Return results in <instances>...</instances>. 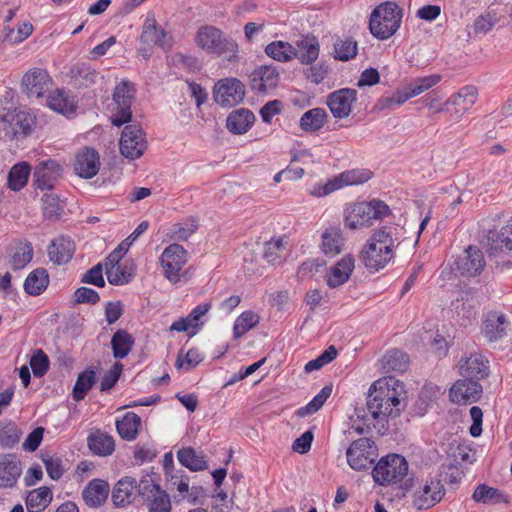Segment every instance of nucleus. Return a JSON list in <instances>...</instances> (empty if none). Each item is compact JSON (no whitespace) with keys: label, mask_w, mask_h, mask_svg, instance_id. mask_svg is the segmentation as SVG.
<instances>
[{"label":"nucleus","mask_w":512,"mask_h":512,"mask_svg":"<svg viewBox=\"0 0 512 512\" xmlns=\"http://www.w3.org/2000/svg\"><path fill=\"white\" fill-rule=\"evenodd\" d=\"M406 390L403 382L394 377H384L369 388L366 408H356L355 413L363 425L354 426L363 434L372 428L382 433L389 418H396L406 407Z\"/></svg>","instance_id":"f257e3e1"},{"label":"nucleus","mask_w":512,"mask_h":512,"mask_svg":"<svg viewBox=\"0 0 512 512\" xmlns=\"http://www.w3.org/2000/svg\"><path fill=\"white\" fill-rule=\"evenodd\" d=\"M392 230V227H382L369 238L360 255L367 269L379 271L392 260L396 247Z\"/></svg>","instance_id":"f03ea898"},{"label":"nucleus","mask_w":512,"mask_h":512,"mask_svg":"<svg viewBox=\"0 0 512 512\" xmlns=\"http://www.w3.org/2000/svg\"><path fill=\"white\" fill-rule=\"evenodd\" d=\"M402 18V7L396 2H383L377 5L370 14V33L378 40H387L399 30Z\"/></svg>","instance_id":"7ed1b4c3"},{"label":"nucleus","mask_w":512,"mask_h":512,"mask_svg":"<svg viewBox=\"0 0 512 512\" xmlns=\"http://www.w3.org/2000/svg\"><path fill=\"white\" fill-rule=\"evenodd\" d=\"M389 206L377 199L350 205L345 210V225L350 229H359L372 225V221L389 215Z\"/></svg>","instance_id":"20e7f679"},{"label":"nucleus","mask_w":512,"mask_h":512,"mask_svg":"<svg viewBox=\"0 0 512 512\" xmlns=\"http://www.w3.org/2000/svg\"><path fill=\"white\" fill-rule=\"evenodd\" d=\"M408 473V462L399 454L382 457L372 470L374 481L381 485H394L401 482Z\"/></svg>","instance_id":"39448f33"},{"label":"nucleus","mask_w":512,"mask_h":512,"mask_svg":"<svg viewBox=\"0 0 512 512\" xmlns=\"http://www.w3.org/2000/svg\"><path fill=\"white\" fill-rule=\"evenodd\" d=\"M135 92L134 84L128 80H122L116 85L113 92L115 108L111 117L113 125L120 127L131 120V106L135 99Z\"/></svg>","instance_id":"423d86ee"},{"label":"nucleus","mask_w":512,"mask_h":512,"mask_svg":"<svg viewBox=\"0 0 512 512\" xmlns=\"http://www.w3.org/2000/svg\"><path fill=\"white\" fill-rule=\"evenodd\" d=\"M196 43L209 53L221 55L226 52L237 51V43L223 36L220 29L214 26H202L196 35Z\"/></svg>","instance_id":"0eeeda50"},{"label":"nucleus","mask_w":512,"mask_h":512,"mask_svg":"<svg viewBox=\"0 0 512 512\" xmlns=\"http://www.w3.org/2000/svg\"><path fill=\"white\" fill-rule=\"evenodd\" d=\"M188 253L179 244L167 246L160 256L164 276L173 284L180 281V271L187 263Z\"/></svg>","instance_id":"6e6552de"},{"label":"nucleus","mask_w":512,"mask_h":512,"mask_svg":"<svg viewBox=\"0 0 512 512\" xmlns=\"http://www.w3.org/2000/svg\"><path fill=\"white\" fill-rule=\"evenodd\" d=\"M347 462L356 471L367 469L377 456V448L369 438H360L351 443L348 447Z\"/></svg>","instance_id":"1a4fd4ad"},{"label":"nucleus","mask_w":512,"mask_h":512,"mask_svg":"<svg viewBox=\"0 0 512 512\" xmlns=\"http://www.w3.org/2000/svg\"><path fill=\"white\" fill-rule=\"evenodd\" d=\"M119 144L121 154L131 160L141 157L147 147L145 134L138 124L124 127Z\"/></svg>","instance_id":"9d476101"},{"label":"nucleus","mask_w":512,"mask_h":512,"mask_svg":"<svg viewBox=\"0 0 512 512\" xmlns=\"http://www.w3.org/2000/svg\"><path fill=\"white\" fill-rule=\"evenodd\" d=\"M63 176V166L53 159L39 162L34 168V185L40 190H53Z\"/></svg>","instance_id":"9b49d317"},{"label":"nucleus","mask_w":512,"mask_h":512,"mask_svg":"<svg viewBox=\"0 0 512 512\" xmlns=\"http://www.w3.org/2000/svg\"><path fill=\"white\" fill-rule=\"evenodd\" d=\"M245 96V87L242 82L236 78L220 80L214 89L215 101L226 107H232L239 104Z\"/></svg>","instance_id":"f8f14e48"},{"label":"nucleus","mask_w":512,"mask_h":512,"mask_svg":"<svg viewBox=\"0 0 512 512\" xmlns=\"http://www.w3.org/2000/svg\"><path fill=\"white\" fill-rule=\"evenodd\" d=\"M357 94V90L352 88H341L330 93L326 103L333 117L336 119L347 118L357 100Z\"/></svg>","instance_id":"ddd939ff"},{"label":"nucleus","mask_w":512,"mask_h":512,"mask_svg":"<svg viewBox=\"0 0 512 512\" xmlns=\"http://www.w3.org/2000/svg\"><path fill=\"white\" fill-rule=\"evenodd\" d=\"M52 80L42 68H32L22 78V90L28 97L40 98L49 90Z\"/></svg>","instance_id":"4468645a"},{"label":"nucleus","mask_w":512,"mask_h":512,"mask_svg":"<svg viewBox=\"0 0 512 512\" xmlns=\"http://www.w3.org/2000/svg\"><path fill=\"white\" fill-rule=\"evenodd\" d=\"M456 270L467 277L479 275L484 269L486 262L483 252L474 246L466 248L461 256L455 261Z\"/></svg>","instance_id":"2eb2a0df"},{"label":"nucleus","mask_w":512,"mask_h":512,"mask_svg":"<svg viewBox=\"0 0 512 512\" xmlns=\"http://www.w3.org/2000/svg\"><path fill=\"white\" fill-rule=\"evenodd\" d=\"M482 395V386L477 381L463 378L457 380L450 388L449 397L456 404H470L477 402Z\"/></svg>","instance_id":"dca6fc26"},{"label":"nucleus","mask_w":512,"mask_h":512,"mask_svg":"<svg viewBox=\"0 0 512 512\" xmlns=\"http://www.w3.org/2000/svg\"><path fill=\"white\" fill-rule=\"evenodd\" d=\"M100 167V156L96 149L84 147L75 155L74 170L82 178L94 177Z\"/></svg>","instance_id":"f3484780"},{"label":"nucleus","mask_w":512,"mask_h":512,"mask_svg":"<svg viewBox=\"0 0 512 512\" xmlns=\"http://www.w3.org/2000/svg\"><path fill=\"white\" fill-rule=\"evenodd\" d=\"M478 98V89L474 85H466L453 93L445 102V105L454 107L453 116L459 120L476 103Z\"/></svg>","instance_id":"a211bd4d"},{"label":"nucleus","mask_w":512,"mask_h":512,"mask_svg":"<svg viewBox=\"0 0 512 512\" xmlns=\"http://www.w3.org/2000/svg\"><path fill=\"white\" fill-rule=\"evenodd\" d=\"M488 361L478 353H472L468 357H464L459 362V373L463 378L470 381H477L488 376Z\"/></svg>","instance_id":"6ab92c4d"},{"label":"nucleus","mask_w":512,"mask_h":512,"mask_svg":"<svg viewBox=\"0 0 512 512\" xmlns=\"http://www.w3.org/2000/svg\"><path fill=\"white\" fill-rule=\"evenodd\" d=\"M140 41L148 46L156 45L164 50L171 49L172 36L164 31L154 18H147L142 29Z\"/></svg>","instance_id":"aec40b11"},{"label":"nucleus","mask_w":512,"mask_h":512,"mask_svg":"<svg viewBox=\"0 0 512 512\" xmlns=\"http://www.w3.org/2000/svg\"><path fill=\"white\" fill-rule=\"evenodd\" d=\"M372 172L367 169H353L341 173L329 180L323 187V192H335L346 186L358 185L367 182Z\"/></svg>","instance_id":"412c9836"},{"label":"nucleus","mask_w":512,"mask_h":512,"mask_svg":"<svg viewBox=\"0 0 512 512\" xmlns=\"http://www.w3.org/2000/svg\"><path fill=\"white\" fill-rule=\"evenodd\" d=\"M250 80L252 90L264 94L277 86L279 72L271 65L260 66L251 73Z\"/></svg>","instance_id":"4be33fe9"},{"label":"nucleus","mask_w":512,"mask_h":512,"mask_svg":"<svg viewBox=\"0 0 512 512\" xmlns=\"http://www.w3.org/2000/svg\"><path fill=\"white\" fill-rule=\"evenodd\" d=\"M22 473L21 462L13 454L0 456V488H12Z\"/></svg>","instance_id":"5701e85b"},{"label":"nucleus","mask_w":512,"mask_h":512,"mask_svg":"<svg viewBox=\"0 0 512 512\" xmlns=\"http://www.w3.org/2000/svg\"><path fill=\"white\" fill-rule=\"evenodd\" d=\"M444 495L439 481L426 483L421 490L414 495V506L419 510L429 509L438 503Z\"/></svg>","instance_id":"b1692460"},{"label":"nucleus","mask_w":512,"mask_h":512,"mask_svg":"<svg viewBox=\"0 0 512 512\" xmlns=\"http://www.w3.org/2000/svg\"><path fill=\"white\" fill-rule=\"evenodd\" d=\"M50 261L57 265L68 263L75 252V244L69 237H58L47 249Z\"/></svg>","instance_id":"393cba45"},{"label":"nucleus","mask_w":512,"mask_h":512,"mask_svg":"<svg viewBox=\"0 0 512 512\" xmlns=\"http://www.w3.org/2000/svg\"><path fill=\"white\" fill-rule=\"evenodd\" d=\"M109 490L108 482L102 479H93L83 489L82 497L89 507H99L106 501Z\"/></svg>","instance_id":"a878e982"},{"label":"nucleus","mask_w":512,"mask_h":512,"mask_svg":"<svg viewBox=\"0 0 512 512\" xmlns=\"http://www.w3.org/2000/svg\"><path fill=\"white\" fill-rule=\"evenodd\" d=\"M354 262V258L351 255L341 258L331 267L330 273L327 276V285L330 288H337L346 283L354 270Z\"/></svg>","instance_id":"bb28decb"},{"label":"nucleus","mask_w":512,"mask_h":512,"mask_svg":"<svg viewBox=\"0 0 512 512\" xmlns=\"http://www.w3.org/2000/svg\"><path fill=\"white\" fill-rule=\"evenodd\" d=\"M294 52L295 58L302 64L310 65L315 62L319 56V42L315 37L304 36L296 41Z\"/></svg>","instance_id":"cd10ccee"},{"label":"nucleus","mask_w":512,"mask_h":512,"mask_svg":"<svg viewBox=\"0 0 512 512\" xmlns=\"http://www.w3.org/2000/svg\"><path fill=\"white\" fill-rule=\"evenodd\" d=\"M255 121L254 114L245 108L232 111L226 119L227 129L236 135L246 133Z\"/></svg>","instance_id":"c85d7f7f"},{"label":"nucleus","mask_w":512,"mask_h":512,"mask_svg":"<svg viewBox=\"0 0 512 512\" xmlns=\"http://www.w3.org/2000/svg\"><path fill=\"white\" fill-rule=\"evenodd\" d=\"M321 250L328 257H335L345 247V239L338 227L327 228L321 236Z\"/></svg>","instance_id":"c756f323"},{"label":"nucleus","mask_w":512,"mask_h":512,"mask_svg":"<svg viewBox=\"0 0 512 512\" xmlns=\"http://www.w3.org/2000/svg\"><path fill=\"white\" fill-rule=\"evenodd\" d=\"M48 106L65 116L74 115L77 108L75 98L64 89H56L47 98Z\"/></svg>","instance_id":"7c9ffc66"},{"label":"nucleus","mask_w":512,"mask_h":512,"mask_svg":"<svg viewBox=\"0 0 512 512\" xmlns=\"http://www.w3.org/2000/svg\"><path fill=\"white\" fill-rule=\"evenodd\" d=\"M136 496V480L132 477L121 478L112 491V501L116 506L124 507L133 502Z\"/></svg>","instance_id":"2f4dec72"},{"label":"nucleus","mask_w":512,"mask_h":512,"mask_svg":"<svg viewBox=\"0 0 512 512\" xmlns=\"http://www.w3.org/2000/svg\"><path fill=\"white\" fill-rule=\"evenodd\" d=\"M510 322L504 314L490 313L483 324V333L490 341H495L506 335Z\"/></svg>","instance_id":"473e14b6"},{"label":"nucleus","mask_w":512,"mask_h":512,"mask_svg":"<svg viewBox=\"0 0 512 512\" xmlns=\"http://www.w3.org/2000/svg\"><path fill=\"white\" fill-rule=\"evenodd\" d=\"M87 444L93 454L102 457L111 455L115 450L113 437L99 431L89 435Z\"/></svg>","instance_id":"72a5a7b5"},{"label":"nucleus","mask_w":512,"mask_h":512,"mask_svg":"<svg viewBox=\"0 0 512 512\" xmlns=\"http://www.w3.org/2000/svg\"><path fill=\"white\" fill-rule=\"evenodd\" d=\"M472 499L477 503L485 505H495L499 503H508V497L499 489L490 487L486 484H479L472 495Z\"/></svg>","instance_id":"f704fd0d"},{"label":"nucleus","mask_w":512,"mask_h":512,"mask_svg":"<svg viewBox=\"0 0 512 512\" xmlns=\"http://www.w3.org/2000/svg\"><path fill=\"white\" fill-rule=\"evenodd\" d=\"M49 284V275L46 269L37 268L29 273L25 282L24 290L31 296H38L46 290Z\"/></svg>","instance_id":"c9c22d12"},{"label":"nucleus","mask_w":512,"mask_h":512,"mask_svg":"<svg viewBox=\"0 0 512 512\" xmlns=\"http://www.w3.org/2000/svg\"><path fill=\"white\" fill-rule=\"evenodd\" d=\"M4 121H10L13 130V136H27L32 131L34 125V117L27 111H18L15 114H7L3 118Z\"/></svg>","instance_id":"e433bc0d"},{"label":"nucleus","mask_w":512,"mask_h":512,"mask_svg":"<svg viewBox=\"0 0 512 512\" xmlns=\"http://www.w3.org/2000/svg\"><path fill=\"white\" fill-rule=\"evenodd\" d=\"M52 491L47 486L30 491L26 497V507L28 512H41L52 501Z\"/></svg>","instance_id":"4c0bfd02"},{"label":"nucleus","mask_w":512,"mask_h":512,"mask_svg":"<svg viewBox=\"0 0 512 512\" xmlns=\"http://www.w3.org/2000/svg\"><path fill=\"white\" fill-rule=\"evenodd\" d=\"M180 464L191 471H203L208 468V463L202 453L196 452L193 448H182L177 452Z\"/></svg>","instance_id":"58836bf2"},{"label":"nucleus","mask_w":512,"mask_h":512,"mask_svg":"<svg viewBox=\"0 0 512 512\" xmlns=\"http://www.w3.org/2000/svg\"><path fill=\"white\" fill-rule=\"evenodd\" d=\"M134 345L133 336L124 329L117 330L111 339V347L115 359L125 358Z\"/></svg>","instance_id":"ea45409f"},{"label":"nucleus","mask_w":512,"mask_h":512,"mask_svg":"<svg viewBox=\"0 0 512 512\" xmlns=\"http://www.w3.org/2000/svg\"><path fill=\"white\" fill-rule=\"evenodd\" d=\"M10 265L14 270L23 269L33 258V247L30 242H19L10 248Z\"/></svg>","instance_id":"a19ab883"},{"label":"nucleus","mask_w":512,"mask_h":512,"mask_svg":"<svg viewBox=\"0 0 512 512\" xmlns=\"http://www.w3.org/2000/svg\"><path fill=\"white\" fill-rule=\"evenodd\" d=\"M31 174V166L22 161L10 169L8 173V187L13 191H19L25 187Z\"/></svg>","instance_id":"79ce46f5"},{"label":"nucleus","mask_w":512,"mask_h":512,"mask_svg":"<svg viewBox=\"0 0 512 512\" xmlns=\"http://www.w3.org/2000/svg\"><path fill=\"white\" fill-rule=\"evenodd\" d=\"M140 425V417L133 412L125 414L121 420H117L116 422L119 435L127 441H132L137 437Z\"/></svg>","instance_id":"37998d69"},{"label":"nucleus","mask_w":512,"mask_h":512,"mask_svg":"<svg viewBox=\"0 0 512 512\" xmlns=\"http://www.w3.org/2000/svg\"><path fill=\"white\" fill-rule=\"evenodd\" d=\"M328 114L323 108H313L306 111L300 119V127L306 132H315L320 130L326 120Z\"/></svg>","instance_id":"c03bdc74"},{"label":"nucleus","mask_w":512,"mask_h":512,"mask_svg":"<svg viewBox=\"0 0 512 512\" xmlns=\"http://www.w3.org/2000/svg\"><path fill=\"white\" fill-rule=\"evenodd\" d=\"M70 75L79 87H89L96 83L99 73L89 64L81 63L71 68Z\"/></svg>","instance_id":"a18cd8bd"},{"label":"nucleus","mask_w":512,"mask_h":512,"mask_svg":"<svg viewBox=\"0 0 512 512\" xmlns=\"http://www.w3.org/2000/svg\"><path fill=\"white\" fill-rule=\"evenodd\" d=\"M265 53L278 62H289L295 58L294 46L285 41H273L265 47Z\"/></svg>","instance_id":"49530a36"},{"label":"nucleus","mask_w":512,"mask_h":512,"mask_svg":"<svg viewBox=\"0 0 512 512\" xmlns=\"http://www.w3.org/2000/svg\"><path fill=\"white\" fill-rule=\"evenodd\" d=\"M43 214L46 218H59L63 215L66 203L58 194H43L41 198Z\"/></svg>","instance_id":"de8ad7c7"},{"label":"nucleus","mask_w":512,"mask_h":512,"mask_svg":"<svg viewBox=\"0 0 512 512\" xmlns=\"http://www.w3.org/2000/svg\"><path fill=\"white\" fill-rule=\"evenodd\" d=\"M409 364L407 354L400 350L393 349L387 352L383 358V368L389 371L404 372Z\"/></svg>","instance_id":"09e8293b"},{"label":"nucleus","mask_w":512,"mask_h":512,"mask_svg":"<svg viewBox=\"0 0 512 512\" xmlns=\"http://www.w3.org/2000/svg\"><path fill=\"white\" fill-rule=\"evenodd\" d=\"M95 381L96 373L94 370L87 369L80 373L73 388V398L77 401L84 399Z\"/></svg>","instance_id":"8fccbe9b"},{"label":"nucleus","mask_w":512,"mask_h":512,"mask_svg":"<svg viewBox=\"0 0 512 512\" xmlns=\"http://www.w3.org/2000/svg\"><path fill=\"white\" fill-rule=\"evenodd\" d=\"M286 244L284 237L272 238L265 243L263 257L270 264L279 263L286 249Z\"/></svg>","instance_id":"3c124183"},{"label":"nucleus","mask_w":512,"mask_h":512,"mask_svg":"<svg viewBox=\"0 0 512 512\" xmlns=\"http://www.w3.org/2000/svg\"><path fill=\"white\" fill-rule=\"evenodd\" d=\"M332 393V385L324 386L321 391L305 406L297 410L299 417H305L317 412L327 401Z\"/></svg>","instance_id":"603ef678"},{"label":"nucleus","mask_w":512,"mask_h":512,"mask_svg":"<svg viewBox=\"0 0 512 512\" xmlns=\"http://www.w3.org/2000/svg\"><path fill=\"white\" fill-rule=\"evenodd\" d=\"M197 228V221L194 218H189L182 223L173 224L169 230V236L174 240L186 241L196 232Z\"/></svg>","instance_id":"864d4df0"},{"label":"nucleus","mask_w":512,"mask_h":512,"mask_svg":"<svg viewBox=\"0 0 512 512\" xmlns=\"http://www.w3.org/2000/svg\"><path fill=\"white\" fill-rule=\"evenodd\" d=\"M259 322V316L253 311H245L237 317L233 326L234 338H240Z\"/></svg>","instance_id":"5fc2aeb1"},{"label":"nucleus","mask_w":512,"mask_h":512,"mask_svg":"<svg viewBox=\"0 0 512 512\" xmlns=\"http://www.w3.org/2000/svg\"><path fill=\"white\" fill-rule=\"evenodd\" d=\"M107 280L112 285H124L131 281L134 270L132 267H128L126 264H121L116 267H109L105 272Z\"/></svg>","instance_id":"6e6d98bb"},{"label":"nucleus","mask_w":512,"mask_h":512,"mask_svg":"<svg viewBox=\"0 0 512 512\" xmlns=\"http://www.w3.org/2000/svg\"><path fill=\"white\" fill-rule=\"evenodd\" d=\"M20 431L14 422H0V446L13 447L20 440Z\"/></svg>","instance_id":"4d7b16f0"},{"label":"nucleus","mask_w":512,"mask_h":512,"mask_svg":"<svg viewBox=\"0 0 512 512\" xmlns=\"http://www.w3.org/2000/svg\"><path fill=\"white\" fill-rule=\"evenodd\" d=\"M441 80L442 76L440 74H432L415 78L407 86L413 97H416L429 90L430 88L436 86Z\"/></svg>","instance_id":"13d9d810"},{"label":"nucleus","mask_w":512,"mask_h":512,"mask_svg":"<svg viewBox=\"0 0 512 512\" xmlns=\"http://www.w3.org/2000/svg\"><path fill=\"white\" fill-rule=\"evenodd\" d=\"M33 32V26L29 22H23L17 28V30L10 28L9 26L3 27L4 40L11 43L17 44L28 38Z\"/></svg>","instance_id":"bf43d9fd"},{"label":"nucleus","mask_w":512,"mask_h":512,"mask_svg":"<svg viewBox=\"0 0 512 512\" xmlns=\"http://www.w3.org/2000/svg\"><path fill=\"white\" fill-rule=\"evenodd\" d=\"M357 42L352 39L338 40L334 44V57L340 61H348L357 55Z\"/></svg>","instance_id":"052dcab7"},{"label":"nucleus","mask_w":512,"mask_h":512,"mask_svg":"<svg viewBox=\"0 0 512 512\" xmlns=\"http://www.w3.org/2000/svg\"><path fill=\"white\" fill-rule=\"evenodd\" d=\"M337 356V350L334 346H329L323 353H321L316 359H313L306 363L305 372L311 373L313 371L321 369L324 365L333 361Z\"/></svg>","instance_id":"680f3d73"},{"label":"nucleus","mask_w":512,"mask_h":512,"mask_svg":"<svg viewBox=\"0 0 512 512\" xmlns=\"http://www.w3.org/2000/svg\"><path fill=\"white\" fill-rule=\"evenodd\" d=\"M50 361L48 356L41 349H37L30 359V366L34 376L42 377L49 369Z\"/></svg>","instance_id":"e2e57ef3"},{"label":"nucleus","mask_w":512,"mask_h":512,"mask_svg":"<svg viewBox=\"0 0 512 512\" xmlns=\"http://www.w3.org/2000/svg\"><path fill=\"white\" fill-rule=\"evenodd\" d=\"M149 500V512H170V497L165 491L160 490L154 493Z\"/></svg>","instance_id":"0e129e2a"},{"label":"nucleus","mask_w":512,"mask_h":512,"mask_svg":"<svg viewBox=\"0 0 512 512\" xmlns=\"http://www.w3.org/2000/svg\"><path fill=\"white\" fill-rule=\"evenodd\" d=\"M42 461L45 465L47 474L53 480H58L62 477L64 473V468L62 467L61 459L53 456H43Z\"/></svg>","instance_id":"69168bd1"},{"label":"nucleus","mask_w":512,"mask_h":512,"mask_svg":"<svg viewBox=\"0 0 512 512\" xmlns=\"http://www.w3.org/2000/svg\"><path fill=\"white\" fill-rule=\"evenodd\" d=\"M123 365L121 363H115L113 367L105 373L100 383L101 391L110 390L119 380L122 373Z\"/></svg>","instance_id":"338daca9"},{"label":"nucleus","mask_w":512,"mask_h":512,"mask_svg":"<svg viewBox=\"0 0 512 512\" xmlns=\"http://www.w3.org/2000/svg\"><path fill=\"white\" fill-rule=\"evenodd\" d=\"M497 23V17L491 12L480 15L474 22L476 34H486Z\"/></svg>","instance_id":"774afa93"}]
</instances>
